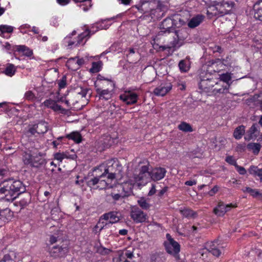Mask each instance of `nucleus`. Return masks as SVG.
<instances>
[{
	"label": "nucleus",
	"instance_id": "obj_16",
	"mask_svg": "<svg viewBox=\"0 0 262 262\" xmlns=\"http://www.w3.org/2000/svg\"><path fill=\"white\" fill-rule=\"evenodd\" d=\"M205 16L202 14H198L192 17L187 25L189 28L194 29L199 26L204 20Z\"/></svg>",
	"mask_w": 262,
	"mask_h": 262
},
{
	"label": "nucleus",
	"instance_id": "obj_45",
	"mask_svg": "<svg viewBox=\"0 0 262 262\" xmlns=\"http://www.w3.org/2000/svg\"><path fill=\"white\" fill-rule=\"evenodd\" d=\"M119 256H122L124 259H126V258L132 259L134 256L133 251L127 250L120 254Z\"/></svg>",
	"mask_w": 262,
	"mask_h": 262
},
{
	"label": "nucleus",
	"instance_id": "obj_3",
	"mask_svg": "<svg viewBox=\"0 0 262 262\" xmlns=\"http://www.w3.org/2000/svg\"><path fill=\"white\" fill-rule=\"evenodd\" d=\"M234 5V3L232 2H217L215 7H210V9L212 12H210L208 10L207 14L218 16H223L231 11Z\"/></svg>",
	"mask_w": 262,
	"mask_h": 262
},
{
	"label": "nucleus",
	"instance_id": "obj_44",
	"mask_svg": "<svg viewBox=\"0 0 262 262\" xmlns=\"http://www.w3.org/2000/svg\"><path fill=\"white\" fill-rule=\"evenodd\" d=\"M221 80L228 83L231 79V74L228 72L220 75Z\"/></svg>",
	"mask_w": 262,
	"mask_h": 262
},
{
	"label": "nucleus",
	"instance_id": "obj_4",
	"mask_svg": "<svg viewBox=\"0 0 262 262\" xmlns=\"http://www.w3.org/2000/svg\"><path fill=\"white\" fill-rule=\"evenodd\" d=\"M149 163H147L145 165H142L140 163L138 168L136 170L138 173L134 174V179L138 183V185H145L150 179V172L149 171Z\"/></svg>",
	"mask_w": 262,
	"mask_h": 262
},
{
	"label": "nucleus",
	"instance_id": "obj_28",
	"mask_svg": "<svg viewBox=\"0 0 262 262\" xmlns=\"http://www.w3.org/2000/svg\"><path fill=\"white\" fill-rule=\"evenodd\" d=\"M249 172L251 174L258 176L262 182V168L259 169L257 166H251L249 169Z\"/></svg>",
	"mask_w": 262,
	"mask_h": 262
},
{
	"label": "nucleus",
	"instance_id": "obj_14",
	"mask_svg": "<svg viewBox=\"0 0 262 262\" xmlns=\"http://www.w3.org/2000/svg\"><path fill=\"white\" fill-rule=\"evenodd\" d=\"M101 220H104L107 221L110 220L108 224H114L117 223L120 220V213L117 211H110L108 213L103 214L100 219Z\"/></svg>",
	"mask_w": 262,
	"mask_h": 262
},
{
	"label": "nucleus",
	"instance_id": "obj_2",
	"mask_svg": "<svg viewBox=\"0 0 262 262\" xmlns=\"http://www.w3.org/2000/svg\"><path fill=\"white\" fill-rule=\"evenodd\" d=\"M94 171L98 173L102 172V173L100 174H96L95 177L88 181L87 185L90 187H93L99 184H100V186H98V187L101 186L105 188L107 186V184L105 180L102 179L106 177L108 180H113L116 177L115 168L113 165L106 166L104 165H101L95 168Z\"/></svg>",
	"mask_w": 262,
	"mask_h": 262
},
{
	"label": "nucleus",
	"instance_id": "obj_8",
	"mask_svg": "<svg viewBox=\"0 0 262 262\" xmlns=\"http://www.w3.org/2000/svg\"><path fill=\"white\" fill-rule=\"evenodd\" d=\"M166 236L167 241L165 242L164 245L166 252L169 254L173 255L175 257H177L180 250L179 244L175 241L169 233H167Z\"/></svg>",
	"mask_w": 262,
	"mask_h": 262
},
{
	"label": "nucleus",
	"instance_id": "obj_12",
	"mask_svg": "<svg viewBox=\"0 0 262 262\" xmlns=\"http://www.w3.org/2000/svg\"><path fill=\"white\" fill-rule=\"evenodd\" d=\"M172 85L169 82H165L156 88L153 93L157 96H164L172 89Z\"/></svg>",
	"mask_w": 262,
	"mask_h": 262
},
{
	"label": "nucleus",
	"instance_id": "obj_58",
	"mask_svg": "<svg viewBox=\"0 0 262 262\" xmlns=\"http://www.w3.org/2000/svg\"><path fill=\"white\" fill-rule=\"evenodd\" d=\"M156 192V184H152V186H151V187L148 193V195L149 196H151L152 195H154V194H155V193Z\"/></svg>",
	"mask_w": 262,
	"mask_h": 262
},
{
	"label": "nucleus",
	"instance_id": "obj_62",
	"mask_svg": "<svg viewBox=\"0 0 262 262\" xmlns=\"http://www.w3.org/2000/svg\"><path fill=\"white\" fill-rule=\"evenodd\" d=\"M212 51L213 53L218 52L221 53L223 51L221 47L219 46H215L214 47L212 48Z\"/></svg>",
	"mask_w": 262,
	"mask_h": 262
},
{
	"label": "nucleus",
	"instance_id": "obj_38",
	"mask_svg": "<svg viewBox=\"0 0 262 262\" xmlns=\"http://www.w3.org/2000/svg\"><path fill=\"white\" fill-rule=\"evenodd\" d=\"M102 62L99 61L97 62H93L92 63V68L90 71L92 73H97L101 70Z\"/></svg>",
	"mask_w": 262,
	"mask_h": 262
},
{
	"label": "nucleus",
	"instance_id": "obj_55",
	"mask_svg": "<svg viewBox=\"0 0 262 262\" xmlns=\"http://www.w3.org/2000/svg\"><path fill=\"white\" fill-rule=\"evenodd\" d=\"M33 161H35L39 166L37 167H40L42 166L45 165L46 164V161L43 158H39L38 160H36L35 158L33 159Z\"/></svg>",
	"mask_w": 262,
	"mask_h": 262
},
{
	"label": "nucleus",
	"instance_id": "obj_34",
	"mask_svg": "<svg viewBox=\"0 0 262 262\" xmlns=\"http://www.w3.org/2000/svg\"><path fill=\"white\" fill-rule=\"evenodd\" d=\"M137 202L140 207L144 210H148L151 206L150 204L144 198H140Z\"/></svg>",
	"mask_w": 262,
	"mask_h": 262
},
{
	"label": "nucleus",
	"instance_id": "obj_64",
	"mask_svg": "<svg viewBox=\"0 0 262 262\" xmlns=\"http://www.w3.org/2000/svg\"><path fill=\"white\" fill-rule=\"evenodd\" d=\"M168 187H164L162 189H161L158 193V195L159 197H162L164 194L167 191Z\"/></svg>",
	"mask_w": 262,
	"mask_h": 262
},
{
	"label": "nucleus",
	"instance_id": "obj_35",
	"mask_svg": "<svg viewBox=\"0 0 262 262\" xmlns=\"http://www.w3.org/2000/svg\"><path fill=\"white\" fill-rule=\"evenodd\" d=\"M178 128L180 130L184 132H192L193 129L191 126L185 122H181L178 126Z\"/></svg>",
	"mask_w": 262,
	"mask_h": 262
},
{
	"label": "nucleus",
	"instance_id": "obj_15",
	"mask_svg": "<svg viewBox=\"0 0 262 262\" xmlns=\"http://www.w3.org/2000/svg\"><path fill=\"white\" fill-rule=\"evenodd\" d=\"M166 172L164 168L156 167L150 172V179L154 181H159L165 177Z\"/></svg>",
	"mask_w": 262,
	"mask_h": 262
},
{
	"label": "nucleus",
	"instance_id": "obj_48",
	"mask_svg": "<svg viewBox=\"0 0 262 262\" xmlns=\"http://www.w3.org/2000/svg\"><path fill=\"white\" fill-rule=\"evenodd\" d=\"M9 174V170L7 168H0V179L7 177Z\"/></svg>",
	"mask_w": 262,
	"mask_h": 262
},
{
	"label": "nucleus",
	"instance_id": "obj_17",
	"mask_svg": "<svg viewBox=\"0 0 262 262\" xmlns=\"http://www.w3.org/2000/svg\"><path fill=\"white\" fill-rule=\"evenodd\" d=\"M254 16L255 19L262 21V0H258L253 6Z\"/></svg>",
	"mask_w": 262,
	"mask_h": 262
},
{
	"label": "nucleus",
	"instance_id": "obj_41",
	"mask_svg": "<svg viewBox=\"0 0 262 262\" xmlns=\"http://www.w3.org/2000/svg\"><path fill=\"white\" fill-rule=\"evenodd\" d=\"M123 196L121 195L119 193H111L110 195H107V200L109 201H111V199L113 200V203H115L117 201L123 198Z\"/></svg>",
	"mask_w": 262,
	"mask_h": 262
},
{
	"label": "nucleus",
	"instance_id": "obj_31",
	"mask_svg": "<svg viewBox=\"0 0 262 262\" xmlns=\"http://www.w3.org/2000/svg\"><path fill=\"white\" fill-rule=\"evenodd\" d=\"M77 57L71 58L67 61L66 63L67 67L71 70L76 71L78 69V66L76 65V60Z\"/></svg>",
	"mask_w": 262,
	"mask_h": 262
},
{
	"label": "nucleus",
	"instance_id": "obj_54",
	"mask_svg": "<svg viewBox=\"0 0 262 262\" xmlns=\"http://www.w3.org/2000/svg\"><path fill=\"white\" fill-rule=\"evenodd\" d=\"M36 124H34L31 126H30L28 132L31 135H34L35 133L38 134L37 128L36 127Z\"/></svg>",
	"mask_w": 262,
	"mask_h": 262
},
{
	"label": "nucleus",
	"instance_id": "obj_21",
	"mask_svg": "<svg viewBox=\"0 0 262 262\" xmlns=\"http://www.w3.org/2000/svg\"><path fill=\"white\" fill-rule=\"evenodd\" d=\"M225 207V204L223 202H219L217 206L213 209L214 213L219 216H223L226 213Z\"/></svg>",
	"mask_w": 262,
	"mask_h": 262
},
{
	"label": "nucleus",
	"instance_id": "obj_13",
	"mask_svg": "<svg viewBox=\"0 0 262 262\" xmlns=\"http://www.w3.org/2000/svg\"><path fill=\"white\" fill-rule=\"evenodd\" d=\"M138 98V95L130 91L125 92L124 94L120 96V99L127 105L135 104Z\"/></svg>",
	"mask_w": 262,
	"mask_h": 262
},
{
	"label": "nucleus",
	"instance_id": "obj_5",
	"mask_svg": "<svg viewBox=\"0 0 262 262\" xmlns=\"http://www.w3.org/2000/svg\"><path fill=\"white\" fill-rule=\"evenodd\" d=\"M106 83L107 87L106 89L100 88L99 84H98L96 82H95L94 83L96 92L99 98V99L108 100L112 98V91L115 87V83L112 80H107Z\"/></svg>",
	"mask_w": 262,
	"mask_h": 262
},
{
	"label": "nucleus",
	"instance_id": "obj_36",
	"mask_svg": "<svg viewBox=\"0 0 262 262\" xmlns=\"http://www.w3.org/2000/svg\"><path fill=\"white\" fill-rule=\"evenodd\" d=\"M75 3H83L81 5L82 9L84 11H87L92 6L91 0H73Z\"/></svg>",
	"mask_w": 262,
	"mask_h": 262
},
{
	"label": "nucleus",
	"instance_id": "obj_53",
	"mask_svg": "<svg viewBox=\"0 0 262 262\" xmlns=\"http://www.w3.org/2000/svg\"><path fill=\"white\" fill-rule=\"evenodd\" d=\"M55 102V101L54 100L50 99L46 100L43 102V104L46 107L52 109Z\"/></svg>",
	"mask_w": 262,
	"mask_h": 262
},
{
	"label": "nucleus",
	"instance_id": "obj_60",
	"mask_svg": "<svg viewBox=\"0 0 262 262\" xmlns=\"http://www.w3.org/2000/svg\"><path fill=\"white\" fill-rule=\"evenodd\" d=\"M52 109L53 110H54V111H64V109H63L60 105L57 104L56 102L54 104L52 108Z\"/></svg>",
	"mask_w": 262,
	"mask_h": 262
},
{
	"label": "nucleus",
	"instance_id": "obj_1",
	"mask_svg": "<svg viewBox=\"0 0 262 262\" xmlns=\"http://www.w3.org/2000/svg\"><path fill=\"white\" fill-rule=\"evenodd\" d=\"M0 188V200L12 202L26 191L25 186L19 180L13 179L5 180Z\"/></svg>",
	"mask_w": 262,
	"mask_h": 262
},
{
	"label": "nucleus",
	"instance_id": "obj_10",
	"mask_svg": "<svg viewBox=\"0 0 262 262\" xmlns=\"http://www.w3.org/2000/svg\"><path fill=\"white\" fill-rule=\"evenodd\" d=\"M223 62L221 59L216 58L211 60L207 62V69L202 72H206L212 75V73L219 72L223 69Z\"/></svg>",
	"mask_w": 262,
	"mask_h": 262
},
{
	"label": "nucleus",
	"instance_id": "obj_27",
	"mask_svg": "<svg viewBox=\"0 0 262 262\" xmlns=\"http://www.w3.org/2000/svg\"><path fill=\"white\" fill-rule=\"evenodd\" d=\"M243 191L249 193L254 198L262 199V193H260L257 189H253L250 187H246L245 189H243Z\"/></svg>",
	"mask_w": 262,
	"mask_h": 262
},
{
	"label": "nucleus",
	"instance_id": "obj_30",
	"mask_svg": "<svg viewBox=\"0 0 262 262\" xmlns=\"http://www.w3.org/2000/svg\"><path fill=\"white\" fill-rule=\"evenodd\" d=\"M253 100L255 105L262 111V92L259 94L254 95Z\"/></svg>",
	"mask_w": 262,
	"mask_h": 262
},
{
	"label": "nucleus",
	"instance_id": "obj_7",
	"mask_svg": "<svg viewBox=\"0 0 262 262\" xmlns=\"http://www.w3.org/2000/svg\"><path fill=\"white\" fill-rule=\"evenodd\" d=\"M200 81L199 84V88L203 90H209L217 83L213 80L212 76L206 73L201 72L200 75Z\"/></svg>",
	"mask_w": 262,
	"mask_h": 262
},
{
	"label": "nucleus",
	"instance_id": "obj_22",
	"mask_svg": "<svg viewBox=\"0 0 262 262\" xmlns=\"http://www.w3.org/2000/svg\"><path fill=\"white\" fill-rule=\"evenodd\" d=\"M37 128L38 134H45L48 130V123L44 120H40L37 123H35Z\"/></svg>",
	"mask_w": 262,
	"mask_h": 262
},
{
	"label": "nucleus",
	"instance_id": "obj_26",
	"mask_svg": "<svg viewBox=\"0 0 262 262\" xmlns=\"http://www.w3.org/2000/svg\"><path fill=\"white\" fill-rule=\"evenodd\" d=\"M31 196L30 193H25L21 197L19 202L20 206L24 207L28 205L31 202Z\"/></svg>",
	"mask_w": 262,
	"mask_h": 262
},
{
	"label": "nucleus",
	"instance_id": "obj_19",
	"mask_svg": "<svg viewBox=\"0 0 262 262\" xmlns=\"http://www.w3.org/2000/svg\"><path fill=\"white\" fill-rule=\"evenodd\" d=\"M23 160L26 165H30L32 167L39 166L35 161H33V156L30 153L24 152L23 156Z\"/></svg>",
	"mask_w": 262,
	"mask_h": 262
},
{
	"label": "nucleus",
	"instance_id": "obj_47",
	"mask_svg": "<svg viewBox=\"0 0 262 262\" xmlns=\"http://www.w3.org/2000/svg\"><path fill=\"white\" fill-rule=\"evenodd\" d=\"M58 86L59 89H63L67 85V77L66 76H63L61 79H60L58 82Z\"/></svg>",
	"mask_w": 262,
	"mask_h": 262
},
{
	"label": "nucleus",
	"instance_id": "obj_61",
	"mask_svg": "<svg viewBox=\"0 0 262 262\" xmlns=\"http://www.w3.org/2000/svg\"><path fill=\"white\" fill-rule=\"evenodd\" d=\"M237 206L235 205H233L232 204V203L231 204H225V210H226V213L229 211L231 208H235Z\"/></svg>",
	"mask_w": 262,
	"mask_h": 262
},
{
	"label": "nucleus",
	"instance_id": "obj_52",
	"mask_svg": "<svg viewBox=\"0 0 262 262\" xmlns=\"http://www.w3.org/2000/svg\"><path fill=\"white\" fill-rule=\"evenodd\" d=\"M219 247L217 248H210L209 252L211 253L213 255L219 257L221 254V252L219 249Z\"/></svg>",
	"mask_w": 262,
	"mask_h": 262
},
{
	"label": "nucleus",
	"instance_id": "obj_11",
	"mask_svg": "<svg viewBox=\"0 0 262 262\" xmlns=\"http://www.w3.org/2000/svg\"><path fill=\"white\" fill-rule=\"evenodd\" d=\"M69 252L68 243H63L61 245L53 247L50 251V255L54 258L63 257Z\"/></svg>",
	"mask_w": 262,
	"mask_h": 262
},
{
	"label": "nucleus",
	"instance_id": "obj_39",
	"mask_svg": "<svg viewBox=\"0 0 262 262\" xmlns=\"http://www.w3.org/2000/svg\"><path fill=\"white\" fill-rule=\"evenodd\" d=\"M0 35L5 33H12L13 31V27L10 26L2 25H0Z\"/></svg>",
	"mask_w": 262,
	"mask_h": 262
},
{
	"label": "nucleus",
	"instance_id": "obj_23",
	"mask_svg": "<svg viewBox=\"0 0 262 262\" xmlns=\"http://www.w3.org/2000/svg\"><path fill=\"white\" fill-rule=\"evenodd\" d=\"M261 147L260 144L258 143H249L247 146V149L252 151L254 155H257Z\"/></svg>",
	"mask_w": 262,
	"mask_h": 262
},
{
	"label": "nucleus",
	"instance_id": "obj_32",
	"mask_svg": "<svg viewBox=\"0 0 262 262\" xmlns=\"http://www.w3.org/2000/svg\"><path fill=\"white\" fill-rule=\"evenodd\" d=\"M245 133V126L241 125L235 128L233 133V136L236 139H240Z\"/></svg>",
	"mask_w": 262,
	"mask_h": 262
},
{
	"label": "nucleus",
	"instance_id": "obj_49",
	"mask_svg": "<svg viewBox=\"0 0 262 262\" xmlns=\"http://www.w3.org/2000/svg\"><path fill=\"white\" fill-rule=\"evenodd\" d=\"M67 156L63 152H57L54 154V159H56L60 162L62 161V160L67 158Z\"/></svg>",
	"mask_w": 262,
	"mask_h": 262
},
{
	"label": "nucleus",
	"instance_id": "obj_18",
	"mask_svg": "<svg viewBox=\"0 0 262 262\" xmlns=\"http://www.w3.org/2000/svg\"><path fill=\"white\" fill-rule=\"evenodd\" d=\"M258 134V125L256 124H253L250 128L245 137L246 140H251L256 138Z\"/></svg>",
	"mask_w": 262,
	"mask_h": 262
},
{
	"label": "nucleus",
	"instance_id": "obj_33",
	"mask_svg": "<svg viewBox=\"0 0 262 262\" xmlns=\"http://www.w3.org/2000/svg\"><path fill=\"white\" fill-rule=\"evenodd\" d=\"M17 50L23 53V54L28 57H30L33 54L32 50L25 46H18L17 48Z\"/></svg>",
	"mask_w": 262,
	"mask_h": 262
},
{
	"label": "nucleus",
	"instance_id": "obj_20",
	"mask_svg": "<svg viewBox=\"0 0 262 262\" xmlns=\"http://www.w3.org/2000/svg\"><path fill=\"white\" fill-rule=\"evenodd\" d=\"M12 215V212L8 208L0 210V224L9 220Z\"/></svg>",
	"mask_w": 262,
	"mask_h": 262
},
{
	"label": "nucleus",
	"instance_id": "obj_6",
	"mask_svg": "<svg viewBox=\"0 0 262 262\" xmlns=\"http://www.w3.org/2000/svg\"><path fill=\"white\" fill-rule=\"evenodd\" d=\"M174 26H176V24L174 20L170 17H167L164 19L160 25L161 31L159 32V35H163L165 33H169L174 31L175 34L178 39L179 37V30H175Z\"/></svg>",
	"mask_w": 262,
	"mask_h": 262
},
{
	"label": "nucleus",
	"instance_id": "obj_51",
	"mask_svg": "<svg viewBox=\"0 0 262 262\" xmlns=\"http://www.w3.org/2000/svg\"><path fill=\"white\" fill-rule=\"evenodd\" d=\"M218 239H215L213 242L207 243L206 244V249H207V250L209 251L210 248H217L218 247L215 244H217V245H218Z\"/></svg>",
	"mask_w": 262,
	"mask_h": 262
},
{
	"label": "nucleus",
	"instance_id": "obj_25",
	"mask_svg": "<svg viewBox=\"0 0 262 262\" xmlns=\"http://www.w3.org/2000/svg\"><path fill=\"white\" fill-rule=\"evenodd\" d=\"M66 138L73 140L76 143H80L82 140V137L80 134L77 132H73L71 134L67 135Z\"/></svg>",
	"mask_w": 262,
	"mask_h": 262
},
{
	"label": "nucleus",
	"instance_id": "obj_29",
	"mask_svg": "<svg viewBox=\"0 0 262 262\" xmlns=\"http://www.w3.org/2000/svg\"><path fill=\"white\" fill-rule=\"evenodd\" d=\"M16 253L13 251H10L9 253L5 254L3 259L0 262H16Z\"/></svg>",
	"mask_w": 262,
	"mask_h": 262
},
{
	"label": "nucleus",
	"instance_id": "obj_9",
	"mask_svg": "<svg viewBox=\"0 0 262 262\" xmlns=\"http://www.w3.org/2000/svg\"><path fill=\"white\" fill-rule=\"evenodd\" d=\"M130 216L136 224L146 222L148 219L147 214L137 206L131 208Z\"/></svg>",
	"mask_w": 262,
	"mask_h": 262
},
{
	"label": "nucleus",
	"instance_id": "obj_57",
	"mask_svg": "<svg viewBox=\"0 0 262 262\" xmlns=\"http://www.w3.org/2000/svg\"><path fill=\"white\" fill-rule=\"evenodd\" d=\"M235 167L239 174L244 175L246 173V170L244 167L240 166L237 164L235 165Z\"/></svg>",
	"mask_w": 262,
	"mask_h": 262
},
{
	"label": "nucleus",
	"instance_id": "obj_43",
	"mask_svg": "<svg viewBox=\"0 0 262 262\" xmlns=\"http://www.w3.org/2000/svg\"><path fill=\"white\" fill-rule=\"evenodd\" d=\"M89 35L90 31L89 30H86L85 32H83L82 33L79 35L78 36L77 41V43H76V46H77L81 44L82 43L83 39L87 36Z\"/></svg>",
	"mask_w": 262,
	"mask_h": 262
},
{
	"label": "nucleus",
	"instance_id": "obj_46",
	"mask_svg": "<svg viewBox=\"0 0 262 262\" xmlns=\"http://www.w3.org/2000/svg\"><path fill=\"white\" fill-rule=\"evenodd\" d=\"M97 79L98 81H96L98 84L100 85H104V83H106L107 80H110L108 78H104L103 76L99 74L97 76Z\"/></svg>",
	"mask_w": 262,
	"mask_h": 262
},
{
	"label": "nucleus",
	"instance_id": "obj_40",
	"mask_svg": "<svg viewBox=\"0 0 262 262\" xmlns=\"http://www.w3.org/2000/svg\"><path fill=\"white\" fill-rule=\"evenodd\" d=\"M229 88V85L223 86L221 88H215L213 90V92L214 94H226L228 92Z\"/></svg>",
	"mask_w": 262,
	"mask_h": 262
},
{
	"label": "nucleus",
	"instance_id": "obj_42",
	"mask_svg": "<svg viewBox=\"0 0 262 262\" xmlns=\"http://www.w3.org/2000/svg\"><path fill=\"white\" fill-rule=\"evenodd\" d=\"M179 67L181 72H186L189 69L187 62L184 60H181L179 63Z\"/></svg>",
	"mask_w": 262,
	"mask_h": 262
},
{
	"label": "nucleus",
	"instance_id": "obj_37",
	"mask_svg": "<svg viewBox=\"0 0 262 262\" xmlns=\"http://www.w3.org/2000/svg\"><path fill=\"white\" fill-rule=\"evenodd\" d=\"M15 72V66L12 64H9L6 68L4 73L7 76H12L14 75Z\"/></svg>",
	"mask_w": 262,
	"mask_h": 262
},
{
	"label": "nucleus",
	"instance_id": "obj_50",
	"mask_svg": "<svg viewBox=\"0 0 262 262\" xmlns=\"http://www.w3.org/2000/svg\"><path fill=\"white\" fill-rule=\"evenodd\" d=\"M226 162L231 165H233L235 167V165H237L235 159L233 158V156H228L226 157L225 159Z\"/></svg>",
	"mask_w": 262,
	"mask_h": 262
},
{
	"label": "nucleus",
	"instance_id": "obj_63",
	"mask_svg": "<svg viewBox=\"0 0 262 262\" xmlns=\"http://www.w3.org/2000/svg\"><path fill=\"white\" fill-rule=\"evenodd\" d=\"M221 60L223 62H224V63H223V68H224V66L228 67L230 65V63L229 60H230V58L228 57H227L226 59H221Z\"/></svg>",
	"mask_w": 262,
	"mask_h": 262
},
{
	"label": "nucleus",
	"instance_id": "obj_56",
	"mask_svg": "<svg viewBox=\"0 0 262 262\" xmlns=\"http://www.w3.org/2000/svg\"><path fill=\"white\" fill-rule=\"evenodd\" d=\"M25 97L27 100H31L34 98L35 96L32 92L29 91L25 93Z\"/></svg>",
	"mask_w": 262,
	"mask_h": 262
},
{
	"label": "nucleus",
	"instance_id": "obj_59",
	"mask_svg": "<svg viewBox=\"0 0 262 262\" xmlns=\"http://www.w3.org/2000/svg\"><path fill=\"white\" fill-rule=\"evenodd\" d=\"M219 190V187L217 186H215L213 187V188H212L208 192V194L210 196H213L214 195L215 193H216Z\"/></svg>",
	"mask_w": 262,
	"mask_h": 262
},
{
	"label": "nucleus",
	"instance_id": "obj_24",
	"mask_svg": "<svg viewBox=\"0 0 262 262\" xmlns=\"http://www.w3.org/2000/svg\"><path fill=\"white\" fill-rule=\"evenodd\" d=\"M182 215L187 218H195L197 216V213L189 208H184L180 210Z\"/></svg>",
	"mask_w": 262,
	"mask_h": 262
}]
</instances>
